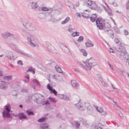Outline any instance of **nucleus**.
Instances as JSON below:
<instances>
[{
  "label": "nucleus",
  "mask_w": 129,
  "mask_h": 129,
  "mask_svg": "<svg viewBox=\"0 0 129 129\" xmlns=\"http://www.w3.org/2000/svg\"><path fill=\"white\" fill-rule=\"evenodd\" d=\"M120 44L118 45V49L122 52H124L125 51V48L123 47L122 46V44L120 42H119Z\"/></svg>",
  "instance_id": "a211bd4d"
},
{
  "label": "nucleus",
  "mask_w": 129,
  "mask_h": 129,
  "mask_svg": "<svg viewBox=\"0 0 129 129\" xmlns=\"http://www.w3.org/2000/svg\"><path fill=\"white\" fill-rule=\"evenodd\" d=\"M31 4V8L33 9H36L38 7L39 8L38 5L35 2H32L30 3Z\"/></svg>",
  "instance_id": "f3484780"
},
{
  "label": "nucleus",
  "mask_w": 129,
  "mask_h": 129,
  "mask_svg": "<svg viewBox=\"0 0 129 129\" xmlns=\"http://www.w3.org/2000/svg\"><path fill=\"white\" fill-rule=\"evenodd\" d=\"M23 35L27 37V40L28 44H29L30 46L34 47L37 46L36 44L33 43L31 40V38H34L35 36L34 35H31L29 33L25 31H23L22 33Z\"/></svg>",
  "instance_id": "7ed1b4c3"
},
{
  "label": "nucleus",
  "mask_w": 129,
  "mask_h": 129,
  "mask_svg": "<svg viewBox=\"0 0 129 129\" xmlns=\"http://www.w3.org/2000/svg\"><path fill=\"white\" fill-rule=\"evenodd\" d=\"M31 99L34 102L38 104H42L43 100H45L43 96L37 94L32 96Z\"/></svg>",
  "instance_id": "20e7f679"
},
{
  "label": "nucleus",
  "mask_w": 129,
  "mask_h": 129,
  "mask_svg": "<svg viewBox=\"0 0 129 129\" xmlns=\"http://www.w3.org/2000/svg\"><path fill=\"white\" fill-rule=\"evenodd\" d=\"M79 119L80 122L83 125H88L87 124L86 121L85 119L81 118H79Z\"/></svg>",
  "instance_id": "aec40b11"
},
{
  "label": "nucleus",
  "mask_w": 129,
  "mask_h": 129,
  "mask_svg": "<svg viewBox=\"0 0 129 129\" xmlns=\"http://www.w3.org/2000/svg\"><path fill=\"white\" fill-rule=\"evenodd\" d=\"M98 78L99 80L101 82H102L103 80V79L102 78V77L101 75L99 74H98L97 75Z\"/></svg>",
  "instance_id": "a19ab883"
},
{
  "label": "nucleus",
  "mask_w": 129,
  "mask_h": 129,
  "mask_svg": "<svg viewBox=\"0 0 129 129\" xmlns=\"http://www.w3.org/2000/svg\"><path fill=\"white\" fill-rule=\"evenodd\" d=\"M70 18L69 17H67L62 22L61 24H64L68 22L70 20Z\"/></svg>",
  "instance_id": "393cba45"
},
{
  "label": "nucleus",
  "mask_w": 129,
  "mask_h": 129,
  "mask_svg": "<svg viewBox=\"0 0 129 129\" xmlns=\"http://www.w3.org/2000/svg\"><path fill=\"white\" fill-rule=\"evenodd\" d=\"M124 35H128V31L126 30H124Z\"/></svg>",
  "instance_id": "680f3d73"
},
{
  "label": "nucleus",
  "mask_w": 129,
  "mask_h": 129,
  "mask_svg": "<svg viewBox=\"0 0 129 129\" xmlns=\"http://www.w3.org/2000/svg\"><path fill=\"white\" fill-rule=\"evenodd\" d=\"M12 94L13 96H16L17 94V92L16 91L14 90L12 92Z\"/></svg>",
  "instance_id": "3c124183"
},
{
  "label": "nucleus",
  "mask_w": 129,
  "mask_h": 129,
  "mask_svg": "<svg viewBox=\"0 0 129 129\" xmlns=\"http://www.w3.org/2000/svg\"><path fill=\"white\" fill-rule=\"evenodd\" d=\"M47 118L45 117H42L41 118L39 119L38 120V121L40 122H42L45 121Z\"/></svg>",
  "instance_id": "c85d7f7f"
},
{
  "label": "nucleus",
  "mask_w": 129,
  "mask_h": 129,
  "mask_svg": "<svg viewBox=\"0 0 129 129\" xmlns=\"http://www.w3.org/2000/svg\"><path fill=\"white\" fill-rule=\"evenodd\" d=\"M12 78V76H5L3 77V78L4 79H6L7 80L11 79Z\"/></svg>",
  "instance_id": "7c9ffc66"
},
{
  "label": "nucleus",
  "mask_w": 129,
  "mask_h": 129,
  "mask_svg": "<svg viewBox=\"0 0 129 129\" xmlns=\"http://www.w3.org/2000/svg\"><path fill=\"white\" fill-rule=\"evenodd\" d=\"M53 48L52 46L51 45H49L47 47V49L49 52H52V49Z\"/></svg>",
  "instance_id": "4c0bfd02"
},
{
  "label": "nucleus",
  "mask_w": 129,
  "mask_h": 129,
  "mask_svg": "<svg viewBox=\"0 0 129 129\" xmlns=\"http://www.w3.org/2000/svg\"><path fill=\"white\" fill-rule=\"evenodd\" d=\"M118 115L120 117H121V118L122 119H123V116L122 114L121 113L120 114L119 112H118Z\"/></svg>",
  "instance_id": "69168bd1"
},
{
  "label": "nucleus",
  "mask_w": 129,
  "mask_h": 129,
  "mask_svg": "<svg viewBox=\"0 0 129 129\" xmlns=\"http://www.w3.org/2000/svg\"><path fill=\"white\" fill-rule=\"evenodd\" d=\"M96 25L100 29H102L104 27L103 22L100 19L97 18L96 21Z\"/></svg>",
  "instance_id": "0eeeda50"
},
{
  "label": "nucleus",
  "mask_w": 129,
  "mask_h": 129,
  "mask_svg": "<svg viewBox=\"0 0 129 129\" xmlns=\"http://www.w3.org/2000/svg\"><path fill=\"white\" fill-rule=\"evenodd\" d=\"M79 33L77 32H75L73 33L71 35V36L73 37H75L76 36H79Z\"/></svg>",
  "instance_id": "c9c22d12"
},
{
  "label": "nucleus",
  "mask_w": 129,
  "mask_h": 129,
  "mask_svg": "<svg viewBox=\"0 0 129 129\" xmlns=\"http://www.w3.org/2000/svg\"><path fill=\"white\" fill-rule=\"evenodd\" d=\"M22 91L24 92H27L28 91L27 89L26 88H23L21 89V90Z\"/></svg>",
  "instance_id": "4d7b16f0"
},
{
  "label": "nucleus",
  "mask_w": 129,
  "mask_h": 129,
  "mask_svg": "<svg viewBox=\"0 0 129 129\" xmlns=\"http://www.w3.org/2000/svg\"><path fill=\"white\" fill-rule=\"evenodd\" d=\"M101 82L102 84L104 87H107L108 86V84L105 83L104 81H103V80Z\"/></svg>",
  "instance_id": "37998d69"
},
{
  "label": "nucleus",
  "mask_w": 129,
  "mask_h": 129,
  "mask_svg": "<svg viewBox=\"0 0 129 129\" xmlns=\"http://www.w3.org/2000/svg\"><path fill=\"white\" fill-rule=\"evenodd\" d=\"M86 61H88V62L87 63H86V66L89 69H91L92 66H94L97 64V62L92 58L87 59Z\"/></svg>",
  "instance_id": "423d86ee"
},
{
  "label": "nucleus",
  "mask_w": 129,
  "mask_h": 129,
  "mask_svg": "<svg viewBox=\"0 0 129 129\" xmlns=\"http://www.w3.org/2000/svg\"><path fill=\"white\" fill-rule=\"evenodd\" d=\"M58 97L60 99H63V94H57Z\"/></svg>",
  "instance_id": "de8ad7c7"
},
{
  "label": "nucleus",
  "mask_w": 129,
  "mask_h": 129,
  "mask_svg": "<svg viewBox=\"0 0 129 129\" xmlns=\"http://www.w3.org/2000/svg\"><path fill=\"white\" fill-rule=\"evenodd\" d=\"M47 88L50 91V92L51 93H53L55 95H57V92L54 89H53L52 87L50 86V84H48L47 86Z\"/></svg>",
  "instance_id": "9b49d317"
},
{
  "label": "nucleus",
  "mask_w": 129,
  "mask_h": 129,
  "mask_svg": "<svg viewBox=\"0 0 129 129\" xmlns=\"http://www.w3.org/2000/svg\"><path fill=\"white\" fill-rule=\"evenodd\" d=\"M114 29L117 33L118 34H119L120 33V31L117 28H115Z\"/></svg>",
  "instance_id": "338daca9"
},
{
  "label": "nucleus",
  "mask_w": 129,
  "mask_h": 129,
  "mask_svg": "<svg viewBox=\"0 0 129 129\" xmlns=\"http://www.w3.org/2000/svg\"><path fill=\"white\" fill-rule=\"evenodd\" d=\"M82 16L83 17L86 18V19H87L88 18H89L88 17L89 15L88 14L85 12H83L82 13Z\"/></svg>",
  "instance_id": "473e14b6"
},
{
  "label": "nucleus",
  "mask_w": 129,
  "mask_h": 129,
  "mask_svg": "<svg viewBox=\"0 0 129 129\" xmlns=\"http://www.w3.org/2000/svg\"><path fill=\"white\" fill-rule=\"evenodd\" d=\"M80 125V124L78 123V121H76L75 123V126L77 128H78L79 127V126Z\"/></svg>",
  "instance_id": "e433bc0d"
},
{
  "label": "nucleus",
  "mask_w": 129,
  "mask_h": 129,
  "mask_svg": "<svg viewBox=\"0 0 129 129\" xmlns=\"http://www.w3.org/2000/svg\"><path fill=\"white\" fill-rule=\"evenodd\" d=\"M7 44H8L9 46L13 50L17 53L20 51V50L18 49L16 46L13 43L9 44L8 42H6Z\"/></svg>",
  "instance_id": "9d476101"
},
{
  "label": "nucleus",
  "mask_w": 129,
  "mask_h": 129,
  "mask_svg": "<svg viewBox=\"0 0 129 129\" xmlns=\"http://www.w3.org/2000/svg\"><path fill=\"white\" fill-rule=\"evenodd\" d=\"M124 56H125L124 57L125 59H126V60L127 61V60H129V55L125 51L124 52Z\"/></svg>",
  "instance_id": "5701e85b"
},
{
  "label": "nucleus",
  "mask_w": 129,
  "mask_h": 129,
  "mask_svg": "<svg viewBox=\"0 0 129 129\" xmlns=\"http://www.w3.org/2000/svg\"><path fill=\"white\" fill-rule=\"evenodd\" d=\"M2 38L4 39H6L10 38V41L17 42L18 40L17 37L14 34L11 33L8 31H6L1 34Z\"/></svg>",
  "instance_id": "f03ea898"
},
{
  "label": "nucleus",
  "mask_w": 129,
  "mask_h": 129,
  "mask_svg": "<svg viewBox=\"0 0 129 129\" xmlns=\"http://www.w3.org/2000/svg\"><path fill=\"white\" fill-rule=\"evenodd\" d=\"M80 51L82 52L84 56H87V53L84 49H81Z\"/></svg>",
  "instance_id": "2f4dec72"
},
{
  "label": "nucleus",
  "mask_w": 129,
  "mask_h": 129,
  "mask_svg": "<svg viewBox=\"0 0 129 129\" xmlns=\"http://www.w3.org/2000/svg\"><path fill=\"white\" fill-rule=\"evenodd\" d=\"M89 44V43H88V42H86L85 43V45L87 47H91Z\"/></svg>",
  "instance_id": "bf43d9fd"
},
{
  "label": "nucleus",
  "mask_w": 129,
  "mask_h": 129,
  "mask_svg": "<svg viewBox=\"0 0 129 129\" xmlns=\"http://www.w3.org/2000/svg\"><path fill=\"white\" fill-rule=\"evenodd\" d=\"M49 104V103L48 101H46L45 102L44 100H43V102L42 104V105H48Z\"/></svg>",
  "instance_id": "49530a36"
},
{
  "label": "nucleus",
  "mask_w": 129,
  "mask_h": 129,
  "mask_svg": "<svg viewBox=\"0 0 129 129\" xmlns=\"http://www.w3.org/2000/svg\"><path fill=\"white\" fill-rule=\"evenodd\" d=\"M114 42L115 43H116V44H118V43H119L120 44V43L119 42H120V41H119V40L118 38H116L114 40Z\"/></svg>",
  "instance_id": "052dcab7"
},
{
  "label": "nucleus",
  "mask_w": 129,
  "mask_h": 129,
  "mask_svg": "<svg viewBox=\"0 0 129 129\" xmlns=\"http://www.w3.org/2000/svg\"><path fill=\"white\" fill-rule=\"evenodd\" d=\"M26 102L27 103H28L30 102L31 101V98L29 96L27 97V99H26Z\"/></svg>",
  "instance_id": "864d4df0"
},
{
  "label": "nucleus",
  "mask_w": 129,
  "mask_h": 129,
  "mask_svg": "<svg viewBox=\"0 0 129 129\" xmlns=\"http://www.w3.org/2000/svg\"><path fill=\"white\" fill-rule=\"evenodd\" d=\"M84 107H86L87 110L91 111L92 109V107L90 105L89 103H84Z\"/></svg>",
  "instance_id": "2eb2a0df"
},
{
  "label": "nucleus",
  "mask_w": 129,
  "mask_h": 129,
  "mask_svg": "<svg viewBox=\"0 0 129 129\" xmlns=\"http://www.w3.org/2000/svg\"><path fill=\"white\" fill-rule=\"evenodd\" d=\"M41 128L46 129L48 127V124H42L40 126Z\"/></svg>",
  "instance_id": "412c9836"
},
{
  "label": "nucleus",
  "mask_w": 129,
  "mask_h": 129,
  "mask_svg": "<svg viewBox=\"0 0 129 129\" xmlns=\"http://www.w3.org/2000/svg\"><path fill=\"white\" fill-rule=\"evenodd\" d=\"M5 55L10 60L12 58H13V60L15 59V58H14L12 52L11 51H6L5 52Z\"/></svg>",
  "instance_id": "6e6552de"
},
{
  "label": "nucleus",
  "mask_w": 129,
  "mask_h": 129,
  "mask_svg": "<svg viewBox=\"0 0 129 129\" xmlns=\"http://www.w3.org/2000/svg\"><path fill=\"white\" fill-rule=\"evenodd\" d=\"M71 82L72 86L74 88L77 89H78L79 88V85L76 82V81L74 80H72Z\"/></svg>",
  "instance_id": "f8f14e48"
},
{
  "label": "nucleus",
  "mask_w": 129,
  "mask_h": 129,
  "mask_svg": "<svg viewBox=\"0 0 129 129\" xmlns=\"http://www.w3.org/2000/svg\"><path fill=\"white\" fill-rule=\"evenodd\" d=\"M33 81L34 83H35L37 85H40L38 81L36 79H33Z\"/></svg>",
  "instance_id": "c03bdc74"
},
{
  "label": "nucleus",
  "mask_w": 129,
  "mask_h": 129,
  "mask_svg": "<svg viewBox=\"0 0 129 129\" xmlns=\"http://www.w3.org/2000/svg\"><path fill=\"white\" fill-rule=\"evenodd\" d=\"M55 13L56 14H58L60 13V11L57 10H55Z\"/></svg>",
  "instance_id": "0e129e2a"
},
{
  "label": "nucleus",
  "mask_w": 129,
  "mask_h": 129,
  "mask_svg": "<svg viewBox=\"0 0 129 129\" xmlns=\"http://www.w3.org/2000/svg\"><path fill=\"white\" fill-rule=\"evenodd\" d=\"M55 67L56 69V71L58 72L61 73L62 72L61 68L58 65H56Z\"/></svg>",
  "instance_id": "bb28decb"
},
{
  "label": "nucleus",
  "mask_w": 129,
  "mask_h": 129,
  "mask_svg": "<svg viewBox=\"0 0 129 129\" xmlns=\"http://www.w3.org/2000/svg\"><path fill=\"white\" fill-rule=\"evenodd\" d=\"M109 31H110V33L112 34L110 35V37L113 39L114 37V33L113 31L112 30H110Z\"/></svg>",
  "instance_id": "8fccbe9b"
},
{
  "label": "nucleus",
  "mask_w": 129,
  "mask_h": 129,
  "mask_svg": "<svg viewBox=\"0 0 129 129\" xmlns=\"http://www.w3.org/2000/svg\"><path fill=\"white\" fill-rule=\"evenodd\" d=\"M22 23L23 25L29 30L34 31L36 29V26L27 19L23 18L22 20Z\"/></svg>",
  "instance_id": "f257e3e1"
},
{
  "label": "nucleus",
  "mask_w": 129,
  "mask_h": 129,
  "mask_svg": "<svg viewBox=\"0 0 129 129\" xmlns=\"http://www.w3.org/2000/svg\"><path fill=\"white\" fill-rule=\"evenodd\" d=\"M126 9L127 10L129 9V0L126 5Z\"/></svg>",
  "instance_id": "e2e57ef3"
},
{
  "label": "nucleus",
  "mask_w": 129,
  "mask_h": 129,
  "mask_svg": "<svg viewBox=\"0 0 129 129\" xmlns=\"http://www.w3.org/2000/svg\"><path fill=\"white\" fill-rule=\"evenodd\" d=\"M25 78L26 79L28 80H29V75L27 73L26 74V75L25 76Z\"/></svg>",
  "instance_id": "5fc2aeb1"
},
{
  "label": "nucleus",
  "mask_w": 129,
  "mask_h": 129,
  "mask_svg": "<svg viewBox=\"0 0 129 129\" xmlns=\"http://www.w3.org/2000/svg\"><path fill=\"white\" fill-rule=\"evenodd\" d=\"M80 100L79 102L75 104V106L79 110L83 111L85 109V107L84 106V104L80 102Z\"/></svg>",
  "instance_id": "1a4fd4ad"
},
{
  "label": "nucleus",
  "mask_w": 129,
  "mask_h": 129,
  "mask_svg": "<svg viewBox=\"0 0 129 129\" xmlns=\"http://www.w3.org/2000/svg\"><path fill=\"white\" fill-rule=\"evenodd\" d=\"M56 80L61 82H63V81L62 77L59 76H57Z\"/></svg>",
  "instance_id": "a878e982"
},
{
  "label": "nucleus",
  "mask_w": 129,
  "mask_h": 129,
  "mask_svg": "<svg viewBox=\"0 0 129 129\" xmlns=\"http://www.w3.org/2000/svg\"><path fill=\"white\" fill-rule=\"evenodd\" d=\"M5 108L6 111H4L2 112L3 116L5 117H7L12 118L11 114L9 113L11 111V106L9 104H7L5 106Z\"/></svg>",
  "instance_id": "39448f33"
},
{
  "label": "nucleus",
  "mask_w": 129,
  "mask_h": 129,
  "mask_svg": "<svg viewBox=\"0 0 129 129\" xmlns=\"http://www.w3.org/2000/svg\"><path fill=\"white\" fill-rule=\"evenodd\" d=\"M107 12L108 13V14L109 15L112 16V13L110 10H109V11H108Z\"/></svg>",
  "instance_id": "774afa93"
},
{
  "label": "nucleus",
  "mask_w": 129,
  "mask_h": 129,
  "mask_svg": "<svg viewBox=\"0 0 129 129\" xmlns=\"http://www.w3.org/2000/svg\"><path fill=\"white\" fill-rule=\"evenodd\" d=\"M92 1L91 0H88L87 3V4L89 6H91L92 4Z\"/></svg>",
  "instance_id": "09e8293b"
},
{
  "label": "nucleus",
  "mask_w": 129,
  "mask_h": 129,
  "mask_svg": "<svg viewBox=\"0 0 129 129\" xmlns=\"http://www.w3.org/2000/svg\"><path fill=\"white\" fill-rule=\"evenodd\" d=\"M97 17L96 14L92 15V17H90V20L92 22H94L95 20V19Z\"/></svg>",
  "instance_id": "4be33fe9"
},
{
  "label": "nucleus",
  "mask_w": 129,
  "mask_h": 129,
  "mask_svg": "<svg viewBox=\"0 0 129 129\" xmlns=\"http://www.w3.org/2000/svg\"><path fill=\"white\" fill-rule=\"evenodd\" d=\"M42 9L43 11H47L49 10H52L51 12H49V13H51V12L53 11L52 10V9L51 8H48L47 7H42Z\"/></svg>",
  "instance_id": "b1692460"
},
{
  "label": "nucleus",
  "mask_w": 129,
  "mask_h": 129,
  "mask_svg": "<svg viewBox=\"0 0 129 129\" xmlns=\"http://www.w3.org/2000/svg\"><path fill=\"white\" fill-rule=\"evenodd\" d=\"M84 38L82 36H80L77 40V42H81L83 41Z\"/></svg>",
  "instance_id": "f704fd0d"
},
{
  "label": "nucleus",
  "mask_w": 129,
  "mask_h": 129,
  "mask_svg": "<svg viewBox=\"0 0 129 129\" xmlns=\"http://www.w3.org/2000/svg\"><path fill=\"white\" fill-rule=\"evenodd\" d=\"M104 26L106 28H110L111 27V26L109 23L108 22H107L106 23L104 24Z\"/></svg>",
  "instance_id": "58836bf2"
},
{
  "label": "nucleus",
  "mask_w": 129,
  "mask_h": 129,
  "mask_svg": "<svg viewBox=\"0 0 129 129\" xmlns=\"http://www.w3.org/2000/svg\"><path fill=\"white\" fill-rule=\"evenodd\" d=\"M88 43H89V44L91 46V47H93L94 46L93 44V43L92 42L89 40H88Z\"/></svg>",
  "instance_id": "603ef678"
},
{
  "label": "nucleus",
  "mask_w": 129,
  "mask_h": 129,
  "mask_svg": "<svg viewBox=\"0 0 129 129\" xmlns=\"http://www.w3.org/2000/svg\"><path fill=\"white\" fill-rule=\"evenodd\" d=\"M7 87V84L4 81H2L0 83V89L4 90L6 89Z\"/></svg>",
  "instance_id": "ddd939ff"
},
{
  "label": "nucleus",
  "mask_w": 129,
  "mask_h": 129,
  "mask_svg": "<svg viewBox=\"0 0 129 129\" xmlns=\"http://www.w3.org/2000/svg\"><path fill=\"white\" fill-rule=\"evenodd\" d=\"M124 53V52H120L119 51H117V55L121 60H123Z\"/></svg>",
  "instance_id": "4468645a"
},
{
  "label": "nucleus",
  "mask_w": 129,
  "mask_h": 129,
  "mask_svg": "<svg viewBox=\"0 0 129 129\" xmlns=\"http://www.w3.org/2000/svg\"><path fill=\"white\" fill-rule=\"evenodd\" d=\"M63 99L64 100H70L71 99L69 97L66 95H63Z\"/></svg>",
  "instance_id": "ea45409f"
},
{
  "label": "nucleus",
  "mask_w": 129,
  "mask_h": 129,
  "mask_svg": "<svg viewBox=\"0 0 129 129\" xmlns=\"http://www.w3.org/2000/svg\"><path fill=\"white\" fill-rule=\"evenodd\" d=\"M26 112L27 114L28 115H34L33 112L32 111H30L29 110H27L26 111Z\"/></svg>",
  "instance_id": "c756f323"
},
{
  "label": "nucleus",
  "mask_w": 129,
  "mask_h": 129,
  "mask_svg": "<svg viewBox=\"0 0 129 129\" xmlns=\"http://www.w3.org/2000/svg\"><path fill=\"white\" fill-rule=\"evenodd\" d=\"M49 82L50 83V84L52 86H55V82L51 81L49 79L48 80Z\"/></svg>",
  "instance_id": "a18cd8bd"
},
{
  "label": "nucleus",
  "mask_w": 129,
  "mask_h": 129,
  "mask_svg": "<svg viewBox=\"0 0 129 129\" xmlns=\"http://www.w3.org/2000/svg\"><path fill=\"white\" fill-rule=\"evenodd\" d=\"M97 127L95 125H92L91 127V129H96Z\"/></svg>",
  "instance_id": "6e6d98bb"
},
{
  "label": "nucleus",
  "mask_w": 129,
  "mask_h": 129,
  "mask_svg": "<svg viewBox=\"0 0 129 129\" xmlns=\"http://www.w3.org/2000/svg\"><path fill=\"white\" fill-rule=\"evenodd\" d=\"M96 110L100 112H102L103 111V109L101 107H97L96 109Z\"/></svg>",
  "instance_id": "79ce46f5"
},
{
  "label": "nucleus",
  "mask_w": 129,
  "mask_h": 129,
  "mask_svg": "<svg viewBox=\"0 0 129 129\" xmlns=\"http://www.w3.org/2000/svg\"><path fill=\"white\" fill-rule=\"evenodd\" d=\"M18 53L21 54L24 56L27 57H31L30 55L29 54L24 52L22 51H21L20 50V51L19 52H18Z\"/></svg>",
  "instance_id": "6ab92c4d"
},
{
  "label": "nucleus",
  "mask_w": 129,
  "mask_h": 129,
  "mask_svg": "<svg viewBox=\"0 0 129 129\" xmlns=\"http://www.w3.org/2000/svg\"><path fill=\"white\" fill-rule=\"evenodd\" d=\"M33 69H34V68H33L31 67H30L28 69L27 71V72H28L29 71L32 73L33 74H34L35 73V70Z\"/></svg>",
  "instance_id": "cd10ccee"
},
{
  "label": "nucleus",
  "mask_w": 129,
  "mask_h": 129,
  "mask_svg": "<svg viewBox=\"0 0 129 129\" xmlns=\"http://www.w3.org/2000/svg\"><path fill=\"white\" fill-rule=\"evenodd\" d=\"M18 115L19 118L20 120L26 119L27 118V116L24 114V113H19L18 114Z\"/></svg>",
  "instance_id": "dca6fc26"
},
{
  "label": "nucleus",
  "mask_w": 129,
  "mask_h": 129,
  "mask_svg": "<svg viewBox=\"0 0 129 129\" xmlns=\"http://www.w3.org/2000/svg\"><path fill=\"white\" fill-rule=\"evenodd\" d=\"M49 99L51 102L53 103H55L56 102V100L53 98L49 97Z\"/></svg>",
  "instance_id": "72a5a7b5"
},
{
  "label": "nucleus",
  "mask_w": 129,
  "mask_h": 129,
  "mask_svg": "<svg viewBox=\"0 0 129 129\" xmlns=\"http://www.w3.org/2000/svg\"><path fill=\"white\" fill-rule=\"evenodd\" d=\"M17 64L20 65H23L22 61L21 60H19L17 61Z\"/></svg>",
  "instance_id": "13d9d810"
}]
</instances>
